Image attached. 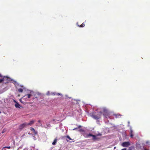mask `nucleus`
<instances>
[{
  "instance_id": "ddd939ff",
  "label": "nucleus",
  "mask_w": 150,
  "mask_h": 150,
  "mask_svg": "<svg viewBox=\"0 0 150 150\" xmlns=\"http://www.w3.org/2000/svg\"><path fill=\"white\" fill-rule=\"evenodd\" d=\"M18 91L20 93H22L23 91V89L22 88H19L18 89Z\"/></svg>"
},
{
  "instance_id": "c756f323",
  "label": "nucleus",
  "mask_w": 150,
  "mask_h": 150,
  "mask_svg": "<svg viewBox=\"0 0 150 150\" xmlns=\"http://www.w3.org/2000/svg\"><path fill=\"white\" fill-rule=\"evenodd\" d=\"M148 142H148L147 141V142H146V144H148Z\"/></svg>"
},
{
  "instance_id": "4be33fe9",
  "label": "nucleus",
  "mask_w": 150,
  "mask_h": 150,
  "mask_svg": "<svg viewBox=\"0 0 150 150\" xmlns=\"http://www.w3.org/2000/svg\"><path fill=\"white\" fill-rule=\"evenodd\" d=\"M56 95H57L58 96H59V95H61V94H60V93H56Z\"/></svg>"
},
{
  "instance_id": "72a5a7b5",
  "label": "nucleus",
  "mask_w": 150,
  "mask_h": 150,
  "mask_svg": "<svg viewBox=\"0 0 150 150\" xmlns=\"http://www.w3.org/2000/svg\"><path fill=\"white\" fill-rule=\"evenodd\" d=\"M1 113V112L0 111V114Z\"/></svg>"
},
{
  "instance_id": "7c9ffc66",
  "label": "nucleus",
  "mask_w": 150,
  "mask_h": 150,
  "mask_svg": "<svg viewBox=\"0 0 150 150\" xmlns=\"http://www.w3.org/2000/svg\"><path fill=\"white\" fill-rule=\"evenodd\" d=\"M30 122H34V121H30Z\"/></svg>"
},
{
  "instance_id": "f3484780",
  "label": "nucleus",
  "mask_w": 150,
  "mask_h": 150,
  "mask_svg": "<svg viewBox=\"0 0 150 150\" xmlns=\"http://www.w3.org/2000/svg\"><path fill=\"white\" fill-rule=\"evenodd\" d=\"M81 127V126L80 125H79L78 127L77 128H74L73 129V130H74L75 129H77L78 128H79L80 127Z\"/></svg>"
},
{
  "instance_id": "4468645a",
  "label": "nucleus",
  "mask_w": 150,
  "mask_h": 150,
  "mask_svg": "<svg viewBox=\"0 0 150 150\" xmlns=\"http://www.w3.org/2000/svg\"><path fill=\"white\" fill-rule=\"evenodd\" d=\"M11 147L10 146H5L1 150H5L4 149L5 148H7L8 149L10 148Z\"/></svg>"
},
{
  "instance_id": "cd10ccee",
  "label": "nucleus",
  "mask_w": 150,
  "mask_h": 150,
  "mask_svg": "<svg viewBox=\"0 0 150 150\" xmlns=\"http://www.w3.org/2000/svg\"><path fill=\"white\" fill-rule=\"evenodd\" d=\"M144 150H149L146 149V148H144Z\"/></svg>"
},
{
  "instance_id": "5701e85b",
  "label": "nucleus",
  "mask_w": 150,
  "mask_h": 150,
  "mask_svg": "<svg viewBox=\"0 0 150 150\" xmlns=\"http://www.w3.org/2000/svg\"><path fill=\"white\" fill-rule=\"evenodd\" d=\"M33 123V122H30L28 124V125H31Z\"/></svg>"
},
{
  "instance_id": "f257e3e1",
  "label": "nucleus",
  "mask_w": 150,
  "mask_h": 150,
  "mask_svg": "<svg viewBox=\"0 0 150 150\" xmlns=\"http://www.w3.org/2000/svg\"><path fill=\"white\" fill-rule=\"evenodd\" d=\"M80 131L83 132V135L86 138H88L90 136H92L93 137V139L95 140L96 139V135H92L90 133L89 134H87L85 133V131L83 129H80Z\"/></svg>"
},
{
  "instance_id": "a878e982",
  "label": "nucleus",
  "mask_w": 150,
  "mask_h": 150,
  "mask_svg": "<svg viewBox=\"0 0 150 150\" xmlns=\"http://www.w3.org/2000/svg\"><path fill=\"white\" fill-rule=\"evenodd\" d=\"M101 134L99 133L98 134H97V136H101Z\"/></svg>"
},
{
  "instance_id": "473e14b6",
  "label": "nucleus",
  "mask_w": 150,
  "mask_h": 150,
  "mask_svg": "<svg viewBox=\"0 0 150 150\" xmlns=\"http://www.w3.org/2000/svg\"><path fill=\"white\" fill-rule=\"evenodd\" d=\"M14 82L16 83V81H14Z\"/></svg>"
},
{
  "instance_id": "412c9836",
  "label": "nucleus",
  "mask_w": 150,
  "mask_h": 150,
  "mask_svg": "<svg viewBox=\"0 0 150 150\" xmlns=\"http://www.w3.org/2000/svg\"><path fill=\"white\" fill-rule=\"evenodd\" d=\"M33 139L34 140H35L36 139V137H35V136H33Z\"/></svg>"
},
{
  "instance_id": "2eb2a0df",
  "label": "nucleus",
  "mask_w": 150,
  "mask_h": 150,
  "mask_svg": "<svg viewBox=\"0 0 150 150\" xmlns=\"http://www.w3.org/2000/svg\"><path fill=\"white\" fill-rule=\"evenodd\" d=\"M4 82L3 76L2 78L1 79H0V83Z\"/></svg>"
},
{
  "instance_id": "b1692460",
  "label": "nucleus",
  "mask_w": 150,
  "mask_h": 150,
  "mask_svg": "<svg viewBox=\"0 0 150 150\" xmlns=\"http://www.w3.org/2000/svg\"><path fill=\"white\" fill-rule=\"evenodd\" d=\"M5 130L4 129L3 130V131H2V133H4L5 132Z\"/></svg>"
},
{
  "instance_id": "0eeeda50",
  "label": "nucleus",
  "mask_w": 150,
  "mask_h": 150,
  "mask_svg": "<svg viewBox=\"0 0 150 150\" xmlns=\"http://www.w3.org/2000/svg\"><path fill=\"white\" fill-rule=\"evenodd\" d=\"M91 117L93 119L96 120H98L100 119V116L99 115H91Z\"/></svg>"
},
{
  "instance_id": "393cba45",
  "label": "nucleus",
  "mask_w": 150,
  "mask_h": 150,
  "mask_svg": "<svg viewBox=\"0 0 150 150\" xmlns=\"http://www.w3.org/2000/svg\"><path fill=\"white\" fill-rule=\"evenodd\" d=\"M127 149L126 148H124L122 149L121 150H126Z\"/></svg>"
},
{
  "instance_id": "9b49d317",
  "label": "nucleus",
  "mask_w": 150,
  "mask_h": 150,
  "mask_svg": "<svg viewBox=\"0 0 150 150\" xmlns=\"http://www.w3.org/2000/svg\"><path fill=\"white\" fill-rule=\"evenodd\" d=\"M14 101L16 103V104L15 105V107L16 108H20L21 106L20 104L15 100H14Z\"/></svg>"
},
{
  "instance_id": "2f4dec72",
  "label": "nucleus",
  "mask_w": 150,
  "mask_h": 150,
  "mask_svg": "<svg viewBox=\"0 0 150 150\" xmlns=\"http://www.w3.org/2000/svg\"><path fill=\"white\" fill-rule=\"evenodd\" d=\"M38 122H40V121L39 120H38Z\"/></svg>"
},
{
  "instance_id": "f8f14e48",
  "label": "nucleus",
  "mask_w": 150,
  "mask_h": 150,
  "mask_svg": "<svg viewBox=\"0 0 150 150\" xmlns=\"http://www.w3.org/2000/svg\"><path fill=\"white\" fill-rule=\"evenodd\" d=\"M57 138H55L54 141L52 143V144L53 145H55L56 144V143L57 142Z\"/></svg>"
},
{
  "instance_id": "39448f33",
  "label": "nucleus",
  "mask_w": 150,
  "mask_h": 150,
  "mask_svg": "<svg viewBox=\"0 0 150 150\" xmlns=\"http://www.w3.org/2000/svg\"><path fill=\"white\" fill-rule=\"evenodd\" d=\"M41 125L45 128H47L50 127V124L49 122H40Z\"/></svg>"
},
{
  "instance_id": "20e7f679",
  "label": "nucleus",
  "mask_w": 150,
  "mask_h": 150,
  "mask_svg": "<svg viewBox=\"0 0 150 150\" xmlns=\"http://www.w3.org/2000/svg\"><path fill=\"white\" fill-rule=\"evenodd\" d=\"M103 115L106 118H107L108 117H109V113L108 111L106 109H104L103 110Z\"/></svg>"
},
{
  "instance_id": "c85d7f7f",
  "label": "nucleus",
  "mask_w": 150,
  "mask_h": 150,
  "mask_svg": "<svg viewBox=\"0 0 150 150\" xmlns=\"http://www.w3.org/2000/svg\"><path fill=\"white\" fill-rule=\"evenodd\" d=\"M3 77V76H1V74H0V77Z\"/></svg>"
},
{
  "instance_id": "9d476101",
  "label": "nucleus",
  "mask_w": 150,
  "mask_h": 150,
  "mask_svg": "<svg viewBox=\"0 0 150 150\" xmlns=\"http://www.w3.org/2000/svg\"><path fill=\"white\" fill-rule=\"evenodd\" d=\"M113 115L114 117L116 118H119L121 117V116H122V115H120V114H113Z\"/></svg>"
},
{
  "instance_id": "bb28decb",
  "label": "nucleus",
  "mask_w": 150,
  "mask_h": 150,
  "mask_svg": "<svg viewBox=\"0 0 150 150\" xmlns=\"http://www.w3.org/2000/svg\"><path fill=\"white\" fill-rule=\"evenodd\" d=\"M53 94L54 95H56V93H53Z\"/></svg>"
},
{
  "instance_id": "6ab92c4d",
  "label": "nucleus",
  "mask_w": 150,
  "mask_h": 150,
  "mask_svg": "<svg viewBox=\"0 0 150 150\" xmlns=\"http://www.w3.org/2000/svg\"><path fill=\"white\" fill-rule=\"evenodd\" d=\"M130 137L131 138H132L133 137V133H130Z\"/></svg>"
},
{
  "instance_id": "1a4fd4ad",
  "label": "nucleus",
  "mask_w": 150,
  "mask_h": 150,
  "mask_svg": "<svg viewBox=\"0 0 150 150\" xmlns=\"http://www.w3.org/2000/svg\"><path fill=\"white\" fill-rule=\"evenodd\" d=\"M30 130L32 132V134L33 135H35L37 134L38 132L35 130L33 128H31Z\"/></svg>"
},
{
  "instance_id": "aec40b11",
  "label": "nucleus",
  "mask_w": 150,
  "mask_h": 150,
  "mask_svg": "<svg viewBox=\"0 0 150 150\" xmlns=\"http://www.w3.org/2000/svg\"><path fill=\"white\" fill-rule=\"evenodd\" d=\"M130 133H133V131L132 130V129L131 128H130Z\"/></svg>"
},
{
  "instance_id": "dca6fc26",
  "label": "nucleus",
  "mask_w": 150,
  "mask_h": 150,
  "mask_svg": "<svg viewBox=\"0 0 150 150\" xmlns=\"http://www.w3.org/2000/svg\"><path fill=\"white\" fill-rule=\"evenodd\" d=\"M78 26L79 27H83L85 26V24H84L82 23V24L80 26L79 25H78Z\"/></svg>"
},
{
  "instance_id": "423d86ee",
  "label": "nucleus",
  "mask_w": 150,
  "mask_h": 150,
  "mask_svg": "<svg viewBox=\"0 0 150 150\" xmlns=\"http://www.w3.org/2000/svg\"><path fill=\"white\" fill-rule=\"evenodd\" d=\"M130 145V143L128 142H124L122 144V145L124 147H127Z\"/></svg>"
},
{
  "instance_id": "f03ea898",
  "label": "nucleus",
  "mask_w": 150,
  "mask_h": 150,
  "mask_svg": "<svg viewBox=\"0 0 150 150\" xmlns=\"http://www.w3.org/2000/svg\"><path fill=\"white\" fill-rule=\"evenodd\" d=\"M32 96V95L31 94H28L25 95V96H23V97L21 99H20V102L24 104H27L28 103L25 101V99H26L27 100H26V101H28V99L30 98V97Z\"/></svg>"
},
{
  "instance_id": "6e6552de",
  "label": "nucleus",
  "mask_w": 150,
  "mask_h": 150,
  "mask_svg": "<svg viewBox=\"0 0 150 150\" xmlns=\"http://www.w3.org/2000/svg\"><path fill=\"white\" fill-rule=\"evenodd\" d=\"M27 125L25 123H23L19 126V128L21 130L24 127H26Z\"/></svg>"
},
{
  "instance_id": "a211bd4d",
  "label": "nucleus",
  "mask_w": 150,
  "mask_h": 150,
  "mask_svg": "<svg viewBox=\"0 0 150 150\" xmlns=\"http://www.w3.org/2000/svg\"><path fill=\"white\" fill-rule=\"evenodd\" d=\"M67 138L68 139H69L70 140H72V139L69 136H67Z\"/></svg>"
},
{
  "instance_id": "7ed1b4c3",
  "label": "nucleus",
  "mask_w": 150,
  "mask_h": 150,
  "mask_svg": "<svg viewBox=\"0 0 150 150\" xmlns=\"http://www.w3.org/2000/svg\"><path fill=\"white\" fill-rule=\"evenodd\" d=\"M4 82L5 83H8L9 82L12 81V80L11 79L8 77L7 76H3Z\"/></svg>"
}]
</instances>
